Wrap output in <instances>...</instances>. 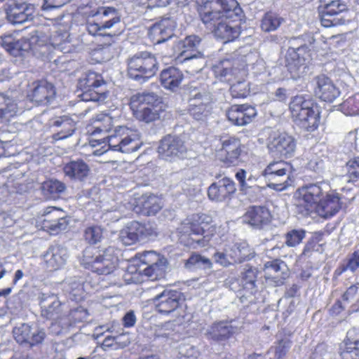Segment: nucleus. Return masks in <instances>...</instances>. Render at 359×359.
I'll return each instance as SVG.
<instances>
[{
    "instance_id": "bf43d9fd",
    "label": "nucleus",
    "mask_w": 359,
    "mask_h": 359,
    "mask_svg": "<svg viewBox=\"0 0 359 359\" xmlns=\"http://www.w3.org/2000/svg\"><path fill=\"white\" fill-rule=\"evenodd\" d=\"M189 111L190 115L197 121H204L211 114V111L203 105L189 102Z\"/></svg>"
},
{
    "instance_id": "4468645a",
    "label": "nucleus",
    "mask_w": 359,
    "mask_h": 359,
    "mask_svg": "<svg viewBox=\"0 0 359 359\" xmlns=\"http://www.w3.org/2000/svg\"><path fill=\"white\" fill-rule=\"evenodd\" d=\"M34 13V6L26 0H12L6 11L8 21L13 25L32 20Z\"/></svg>"
},
{
    "instance_id": "9b49d317",
    "label": "nucleus",
    "mask_w": 359,
    "mask_h": 359,
    "mask_svg": "<svg viewBox=\"0 0 359 359\" xmlns=\"http://www.w3.org/2000/svg\"><path fill=\"white\" fill-rule=\"evenodd\" d=\"M267 147L273 156L288 158L294 153L296 142L287 133L274 132L269 137Z\"/></svg>"
},
{
    "instance_id": "dca6fc26",
    "label": "nucleus",
    "mask_w": 359,
    "mask_h": 359,
    "mask_svg": "<svg viewBox=\"0 0 359 359\" xmlns=\"http://www.w3.org/2000/svg\"><path fill=\"white\" fill-rule=\"evenodd\" d=\"M236 191L234 182L229 177H223L210 184L208 196L212 201L225 202L231 199Z\"/></svg>"
},
{
    "instance_id": "0eeeda50",
    "label": "nucleus",
    "mask_w": 359,
    "mask_h": 359,
    "mask_svg": "<svg viewBox=\"0 0 359 359\" xmlns=\"http://www.w3.org/2000/svg\"><path fill=\"white\" fill-rule=\"evenodd\" d=\"M236 6V0H210L204 2L198 12L202 22L212 30L223 19V13L235 9Z\"/></svg>"
},
{
    "instance_id": "de8ad7c7",
    "label": "nucleus",
    "mask_w": 359,
    "mask_h": 359,
    "mask_svg": "<svg viewBox=\"0 0 359 359\" xmlns=\"http://www.w3.org/2000/svg\"><path fill=\"white\" fill-rule=\"evenodd\" d=\"M258 270L252 266H247L241 273L240 282L244 289L253 293L256 290Z\"/></svg>"
},
{
    "instance_id": "37998d69",
    "label": "nucleus",
    "mask_w": 359,
    "mask_h": 359,
    "mask_svg": "<svg viewBox=\"0 0 359 359\" xmlns=\"http://www.w3.org/2000/svg\"><path fill=\"white\" fill-rule=\"evenodd\" d=\"M140 241L154 239L158 235L157 224L154 222L142 223L135 221Z\"/></svg>"
},
{
    "instance_id": "423d86ee",
    "label": "nucleus",
    "mask_w": 359,
    "mask_h": 359,
    "mask_svg": "<svg viewBox=\"0 0 359 359\" xmlns=\"http://www.w3.org/2000/svg\"><path fill=\"white\" fill-rule=\"evenodd\" d=\"M107 138L109 149L122 153L135 152L142 145L139 133L126 126L116 127Z\"/></svg>"
},
{
    "instance_id": "3c124183",
    "label": "nucleus",
    "mask_w": 359,
    "mask_h": 359,
    "mask_svg": "<svg viewBox=\"0 0 359 359\" xmlns=\"http://www.w3.org/2000/svg\"><path fill=\"white\" fill-rule=\"evenodd\" d=\"M213 72L221 81H231L234 70L231 69V62L229 60L221 61L213 67Z\"/></svg>"
},
{
    "instance_id": "13d9d810",
    "label": "nucleus",
    "mask_w": 359,
    "mask_h": 359,
    "mask_svg": "<svg viewBox=\"0 0 359 359\" xmlns=\"http://www.w3.org/2000/svg\"><path fill=\"white\" fill-rule=\"evenodd\" d=\"M42 190L50 195L60 194L65 191L66 186L57 180H50L42 184Z\"/></svg>"
},
{
    "instance_id": "2eb2a0df",
    "label": "nucleus",
    "mask_w": 359,
    "mask_h": 359,
    "mask_svg": "<svg viewBox=\"0 0 359 359\" xmlns=\"http://www.w3.org/2000/svg\"><path fill=\"white\" fill-rule=\"evenodd\" d=\"M219 149L222 161L227 165H238L241 154V142L237 137L232 136H222Z\"/></svg>"
},
{
    "instance_id": "58836bf2",
    "label": "nucleus",
    "mask_w": 359,
    "mask_h": 359,
    "mask_svg": "<svg viewBox=\"0 0 359 359\" xmlns=\"http://www.w3.org/2000/svg\"><path fill=\"white\" fill-rule=\"evenodd\" d=\"M65 290L69 294V297L76 302L84 297L85 285L82 278H70L64 283Z\"/></svg>"
},
{
    "instance_id": "f8f14e48",
    "label": "nucleus",
    "mask_w": 359,
    "mask_h": 359,
    "mask_svg": "<svg viewBox=\"0 0 359 359\" xmlns=\"http://www.w3.org/2000/svg\"><path fill=\"white\" fill-rule=\"evenodd\" d=\"M140 262L147 266L144 274L151 280L164 277L167 268V260L154 251L144 252L140 255Z\"/></svg>"
},
{
    "instance_id": "4be33fe9",
    "label": "nucleus",
    "mask_w": 359,
    "mask_h": 359,
    "mask_svg": "<svg viewBox=\"0 0 359 359\" xmlns=\"http://www.w3.org/2000/svg\"><path fill=\"white\" fill-rule=\"evenodd\" d=\"M226 116L232 124L243 126L252 121L257 116V110L248 104H234L228 110Z\"/></svg>"
},
{
    "instance_id": "4c0bfd02",
    "label": "nucleus",
    "mask_w": 359,
    "mask_h": 359,
    "mask_svg": "<svg viewBox=\"0 0 359 359\" xmlns=\"http://www.w3.org/2000/svg\"><path fill=\"white\" fill-rule=\"evenodd\" d=\"M231 253L230 257L234 263H241L254 257L255 252L248 243L241 241L234 243L232 246L228 247Z\"/></svg>"
},
{
    "instance_id": "864d4df0",
    "label": "nucleus",
    "mask_w": 359,
    "mask_h": 359,
    "mask_svg": "<svg viewBox=\"0 0 359 359\" xmlns=\"http://www.w3.org/2000/svg\"><path fill=\"white\" fill-rule=\"evenodd\" d=\"M282 19L274 13H266L262 20L261 27L264 32H273L280 27Z\"/></svg>"
},
{
    "instance_id": "bb28decb",
    "label": "nucleus",
    "mask_w": 359,
    "mask_h": 359,
    "mask_svg": "<svg viewBox=\"0 0 359 359\" xmlns=\"http://www.w3.org/2000/svg\"><path fill=\"white\" fill-rule=\"evenodd\" d=\"M56 92L54 86L47 81L34 82L31 93V100L38 104H48L55 98Z\"/></svg>"
},
{
    "instance_id": "f257e3e1",
    "label": "nucleus",
    "mask_w": 359,
    "mask_h": 359,
    "mask_svg": "<svg viewBox=\"0 0 359 359\" xmlns=\"http://www.w3.org/2000/svg\"><path fill=\"white\" fill-rule=\"evenodd\" d=\"M69 36L68 32L55 31L50 36L37 32L29 39V48L36 57L49 60L55 50L71 53Z\"/></svg>"
},
{
    "instance_id": "4d7b16f0",
    "label": "nucleus",
    "mask_w": 359,
    "mask_h": 359,
    "mask_svg": "<svg viewBox=\"0 0 359 359\" xmlns=\"http://www.w3.org/2000/svg\"><path fill=\"white\" fill-rule=\"evenodd\" d=\"M123 328L117 322H111L105 325H100L95 329V334L96 338L103 336L104 333H109V335H116Z\"/></svg>"
},
{
    "instance_id": "1a4fd4ad",
    "label": "nucleus",
    "mask_w": 359,
    "mask_h": 359,
    "mask_svg": "<svg viewBox=\"0 0 359 359\" xmlns=\"http://www.w3.org/2000/svg\"><path fill=\"white\" fill-rule=\"evenodd\" d=\"M309 44L304 43L297 48H289L285 55V66L293 77L299 76L304 72L306 68V61L309 59L310 55L306 52L309 46L317 49L316 43L318 41H323L322 39H316L312 36H306Z\"/></svg>"
},
{
    "instance_id": "39448f33",
    "label": "nucleus",
    "mask_w": 359,
    "mask_h": 359,
    "mask_svg": "<svg viewBox=\"0 0 359 359\" xmlns=\"http://www.w3.org/2000/svg\"><path fill=\"white\" fill-rule=\"evenodd\" d=\"M157 65L153 55L148 52H141L128 60V75L133 80L144 83L156 74Z\"/></svg>"
},
{
    "instance_id": "79ce46f5",
    "label": "nucleus",
    "mask_w": 359,
    "mask_h": 359,
    "mask_svg": "<svg viewBox=\"0 0 359 359\" xmlns=\"http://www.w3.org/2000/svg\"><path fill=\"white\" fill-rule=\"evenodd\" d=\"M161 104L159 97L154 93L143 92L133 95L130 98V107H152Z\"/></svg>"
},
{
    "instance_id": "393cba45",
    "label": "nucleus",
    "mask_w": 359,
    "mask_h": 359,
    "mask_svg": "<svg viewBox=\"0 0 359 359\" xmlns=\"http://www.w3.org/2000/svg\"><path fill=\"white\" fill-rule=\"evenodd\" d=\"M89 17L97 18V20L102 25V27L109 30L121 22V14L119 11L112 6H100L96 11H91Z\"/></svg>"
},
{
    "instance_id": "e2e57ef3",
    "label": "nucleus",
    "mask_w": 359,
    "mask_h": 359,
    "mask_svg": "<svg viewBox=\"0 0 359 359\" xmlns=\"http://www.w3.org/2000/svg\"><path fill=\"white\" fill-rule=\"evenodd\" d=\"M342 108L350 116L359 115V93L348 98L342 104Z\"/></svg>"
},
{
    "instance_id": "a211bd4d",
    "label": "nucleus",
    "mask_w": 359,
    "mask_h": 359,
    "mask_svg": "<svg viewBox=\"0 0 359 359\" xmlns=\"http://www.w3.org/2000/svg\"><path fill=\"white\" fill-rule=\"evenodd\" d=\"M15 339L19 344H27L34 346L41 343L46 333L43 330L33 329L29 324L22 323L13 330Z\"/></svg>"
},
{
    "instance_id": "6e6552de",
    "label": "nucleus",
    "mask_w": 359,
    "mask_h": 359,
    "mask_svg": "<svg viewBox=\"0 0 359 359\" xmlns=\"http://www.w3.org/2000/svg\"><path fill=\"white\" fill-rule=\"evenodd\" d=\"M104 84L101 74L95 72H88L79 79L77 86L82 92L79 96L84 102H103L107 98V93L105 90L98 88Z\"/></svg>"
},
{
    "instance_id": "7c9ffc66",
    "label": "nucleus",
    "mask_w": 359,
    "mask_h": 359,
    "mask_svg": "<svg viewBox=\"0 0 359 359\" xmlns=\"http://www.w3.org/2000/svg\"><path fill=\"white\" fill-rule=\"evenodd\" d=\"M41 309V316L47 319H56L62 309L61 302L53 294L41 293L39 297Z\"/></svg>"
},
{
    "instance_id": "2f4dec72",
    "label": "nucleus",
    "mask_w": 359,
    "mask_h": 359,
    "mask_svg": "<svg viewBox=\"0 0 359 359\" xmlns=\"http://www.w3.org/2000/svg\"><path fill=\"white\" fill-rule=\"evenodd\" d=\"M341 208V203L338 194H327L321 199L314 212L324 218L334 215Z\"/></svg>"
},
{
    "instance_id": "603ef678",
    "label": "nucleus",
    "mask_w": 359,
    "mask_h": 359,
    "mask_svg": "<svg viewBox=\"0 0 359 359\" xmlns=\"http://www.w3.org/2000/svg\"><path fill=\"white\" fill-rule=\"evenodd\" d=\"M185 266L189 269H207L212 267V262L208 258L198 254H194L187 260Z\"/></svg>"
},
{
    "instance_id": "473e14b6",
    "label": "nucleus",
    "mask_w": 359,
    "mask_h": 359,
    "mask_svg": "<svg viewBox=\"0 0 359 359\" xmlns=\"http://www.w3.org/2000/svg\"><path fill=\"white\" fill-rule=\"evenodd\" d=\"M215 36L224 41V43L232 41L241 34V28L238 25L232 24L226 20H221L212 29Z\"/></svg>"
},
{
    "instance_id": "7ed1b4c3",
    "label": "nucleus",
    "mask_w": 359,
    "mask_h": 359,
    "mask_svg": "<svg viewBox=\"0 0 359 359\" xmlns=\"http://www.w3.org/2000/svg\"><path fill=\"white\" fill-rule=\"evenodd\" d=\"M81 262L86 268L98 274H110L118 264L116 250L111 246L101 250L88 247L83 252Z\"/></svg>"
},
{
    "instance_id": "c85d7f7f",
    "label": "nucleus",
    "mask_w": 359,
    "mask_h": 359,
    "mask_svg": "<svg viewBox=\"0 0 359 359\" xmlns=\"http://www.w3.org/2000/svg\"><path fill=\"white\" fill-rule=\"evenodd\" d=\"M201 39L196 35L187 36L178 45L179 57L182 61H186L194 58H203V54L198 50Z\"/></svg>"
},
{
    "instance_id": "0e129e2a",
    "label": "nucleus",
    "mask_w": 359,
    "mask_h": 359,
    "mask_svg": "<svg viewBox=\"0 0 359 359\" xmlns=\"http://www.w3.org/2000/svg\"><path fill=\"white\" fill-rule=\"evenodd\" d=\"M236 178L239 182L241 190L251 188L253 186L254 182L256 181V178L252 175H250L247 177V173L243 169H240L236 173Z\"/></svg>"
},
{
    "instance_id": "5fc2aeb1",
    "label": "nucleus",
    "mask_w": 359,
    "mask_h": 359,
    "mask_svg": "<svg viewBox=\"0 0 359 359\" xmlns=\"http://www.w3.org/2000/svg\"><path fill=\"white\" fill-rule=\"evenodd\" d=\"M102 236L103 229L100 226H89L83 233L85 240L90 244H96L101 241Z\"/></svg>"
},
{
    "instance_id": "69168bd1",
    "label": "nucleus",
    "mask_w": 359,
    "mask_h": 359,
    "mask_svg": "<svg viewBox=\"0 0 359 359\" xmlns=\"http://www.w3.org/2000/svg\"><path fill=\"white\" fill-rule=\"evenodd\" d=\"M341 356L344 359H359V340L347 344L341 353Z\"/></svg>"
},
{
    "instance_id": "6ab92c4d",
    "label": "nucleus",
    "mask_w": 359,
    "mask_h": 359,
    "mask_svg": "<svg viewBox=\"0 0 359 359\" xmlns=\"http://www.w3.org/2000/svg\"><path fill=\"white\" fill-rule=\"evenodd\" d=\"M68 221L63 212L55 208H49L45 211L42 220V228L50 234H57L65 230Z\"/></svg>"
},
{
    "instance_id": "f704fd0d",
    "label": "nucleus",
    "mask_w": 359,
    "mask_h": 359,
    "mask_svg": "<svg viewBox=\"0 0 359 359\" xmlns=\"http://www.w3.org/2000/svg\"><path fill=\"white\" fill-rule=\"evenodd\" d=\"M184 79L182 71L174 67L163 69L160 74L161 85L166 89L175 91L181 85Z\"/></svg>"
},
{
    "instance_id": "ea45409f",
    "label": "nucleus",
    "mask_w": 359,
    "mask_h": 359,
    "mask_svg": "<svg viewBox=\"0 0 359 359\" xmlns=\"http://www.w3.org/2000/svg\"><path fill=\"white\" fill-rule=\"evenodd\" d=\"M130 109L137 119L150 123L159 118L161 106L130 107Z\"/></svg>"
},
{
    "instance_id": "a18cd8bd",
    "label": "nucleus",
    "mask_w": 359,
    "mask_h": 359,
    "mask_svg": "<svg viewBox=\"0 0 359 359\" xmlns=\"http://www.w3.org/2000/svg\"><path fill=\"white\" fill-rule=\"evenodd\" d=\"M319 8L321 13L335 16L346 11L347 6L343 0H320Z\"/></svg>"
},
{
    "instance_id": "cd10ccee",
    "label": "nucleus",
    "mask_w": 359,
    "mask_h": 359,
    "mask_svg": "<svg viewBox=\"0 0 359 359\" xmlns=\"http://www.w3.org/2000/svg\"><path fill=\"white\" fill-rule=\"evenodd\" d=\"M175 22L173 20L167 18L155 23L149 31L150 39L154 43H161L170 39L174 34Z\"/></svg>"
},
{
    "instance_id": "09e8293b",
    "label": "nucleus",
    "mask_w": 359,
    "mask_h": 359,
    "mask_svg": "<svg viewBox=\"0 0 359 359\" xmlns=\"http://www.w3.org/2000/svg\"><path fill=\"white\" fill-rule=\"evenodd\" d=\"M18 111L16 104L0 93V121H9Z\"/></svg>"
},
{
    "instance_id": "e433bc0d",
    "label": "nucleus",
    "mask_w": 359,
    "mask_h": 359,
    "mask_svg": "<svg viewBox=\"0 0 359 359\" xmlns=\"http://www.w3.org/2000/svg\"><path fill=\"white\" fill-rule=\"evenodd\" d=\"M142 212L147 216L155 215L163 206L162 201L154 194H144L138 201Z\"/></svg>"
},
{
    "instance_id": "c756f323",
    "label": "nucleus",
    "mask_w": 359,
    "mask_h": 359,
    "mask_svg": "<svg viewBox=\"0 0 359 359\" xmlns=\"http://www.w3.org/2000/svg\"><path fill=\"white\" fill-rule=\"evenodd\" d=\"M50 126L55 129L53 139L61 140L73 135L76 130L75 121L67 116L56 117L50 121Z\"/></svg>"
},
{
    "instance_id": "f3484780",
    "label": "nucleus",
    "mask_w": 359,
    "mask_h": 359,
    "mask_svg": "<svg viewBox=\"0 0 359 359\" xmlns=\"http://www.w3.org/2000/svg\"><path fill=\"white\" fill-rule=\"evenodd\" d=\"M264 271L266 280L275 287L283 285L289 276L287 266L280 259L266 262Z\"/></svg>"
},
{
    "instance_id": "8fccbe9b",
    "label": "nucleus",
    "mask_w": 359,
    "mask_h": 359,
    "mask_svg": "<svg viewBox=\"0 0 359 359\" xmlns=\"http://www.w3.org/2000/svg\"><path fill=\"white\" fill-rule=\"evenodd\" d=\"M290 171H292V167L287 162L284 161H273L269 163L262 171V175L265 178H268L270 175H277L281 173L285 174V172Z\"/></svg>"
},
{
    "instance_id": "a19ab883",
    "label": "nucleus",
    "mask_w": 359,
    "mask_h": 359,
    "mask_svg": "<svg viewBox=\"0 0 359 359\" xmlns=\"http://www.w3.org/2000/svg\"><path fill=\"white\" fill-rule=\"evenodd\" d=\"M265 179L268 182L267 186L269 188L278 191L285 190L292 186L294 182L292 171L287 172L285 174L270 175Z\"/></svg>"
},
{
    "instance_id": "49530a36",
    "label": "nucleus",
    "mask_w": 359,
    "mask_h": 359,
    "mask_svg": "<svg viewBox=\"0 0 359 359\" xmlns=\"http://www.w3.org/2000/svg\"><path fill=\"white\" fill-rule=\"evenodd\" d=\"M118 239L125 245H132L140 241L135 221L128 222L120 231Z\"/></svg>"
},
{
    "instance_id": "72a5a7b5",
    "label": "nucleus",
    "mask_w": 359,
    "mask_h": 359,
    "mask_svg": "<svg viewBox=\"0 0 359 359\" xmlns=\"http://www.w3.org/2000/svg\"><path fill=\"white\" fill-rule=\"evenodd\" d=\"M66 177L72 180L83 181L90 172V168L83 160L71 161L63 166Z\"/></svg>"
},
{
    "instance_id": "6e6d98bb",
    "label": "nucleus",
    "mask_w": 359,
    "mask_h": 359,
    "mask_svg": "<svg viewBox=\"0 0 359 359\" xmlns=\"http://www.w3.org/2000/svg\"><path fill=\"white\" fill-rule=\"evenodd\" d=\"M347 181L354 182L359 180V156L348 160L346 164Z\"/></svg>"
},
{
    "instance_id": "20e7f679",
    "label": "nucleus",
    "mask_w": 359,
    "mask_h": 359,
    "mask_svg": "<svg viewBox=\"0 0 359 359\" xmlns=\"http://www.w3.org/2000/svg\"><path fill=\"white\" fill-rule=\"evenodd\" d=\"M327 187L325 183L318 182L299 187L296 192L297 212L303 216H309L314 212Z\"/></svg>"
},
{
    "instance_id": "c9c22d12",
    "label": "nucleus",
    "mask_w": 359,
    "mask_h": 359,
    "mask_svg": "<svg viewBox=\"0 0 359 359\" xmlns=\"http://www.w3.org/2000/svg\"><path fill=\"white\" fill-rule=\"evenodd\" d=\"M215 98L205 86H191L189 102L203 105L212 111Z\"/></svg>"
},
{
    "instance_id": "5701e85b",
    "label": "nucleus",
    "mask_w": 359,
    "mask_h": 359,
    "mask_svg": "<svg viewBox=\"0 0 359 359\" xmlns=\"http://www.w3.org/2000/svg\"><path fill=\"white\" fill-rule=\"evenodd\" d=\"M68 258L67 249L60 245H51L43 255L46 268L53 271L59 270L64 267Z\"/></svg>"
},
{
    "instance_id": "f03ea898",
    "label": "nucleus",
    "mask_w": 359,
    "mask_h": 359,
    "mask_svg": "<svg viewBox=\"0 0 359 359\" xmlns=\"http://www.w3.org/2000/svg\"><path fill=\"white\" fill-rule=\"evenodd\" d=\"M290 111L293 121L308 131L316 130L320 121L317 104L303 95L294 97L290 102Z\"/></svg>"
},
{
    "instance_id": "412c9836",
    "label": "nucleus",
    "mask_w": 359,
    "mask_h": 359,
    "mask_svg": "<svg viewBox=\"0 0 359 359\" xmlns=\"http://www.w3.org/2000/svg\"><path fill=\"white\" fill-rule=\"evenodd\" d=\"M233 321H219L209 326L205 333L208 339L215 342H223L230 339L238 331V327L232 325Z\"/></svg>"
},
{
    "instance_id": "774afa93",
    "label": "nucleus",
    "mask_w": 359,
    "mask_h": 359,
    "mask_svg": "<svg viewBox=\"0 0 359 359\" xmlns=\"http://www.w3.org/2000/svg\"><path fill=\"white\" fill-rule=\"evenodd\" d=\"M291 341L288 339H280L278 341L277 344L272 347L271 349H274L275 357L276 359H282L291 346Z\"/></svg>"
},
{
    "instance_id": "ddd939ff",
    "label": "nucleus",
    "mask_w": 359,
    "mask_h": 359,
    "mask_svg": "<svg viewBox=\"0 0 359 359\" xmlns=\"http://www.w3.org/2000/svg\"><path fill=\"white\" fill-rule=\"evenodd\" d=\"M187 152L184 141L178 137L168 135L163 137L158 147L160 158L168 161L182 157Z\"/></svg>"
},
{
    "instance_id": "a878e982",
    "label": "nucleus",
    "mask_w": 359,
    "mask_h": 359,
    "mask_svg": "<svg viewBox=\"0 0 359 359\" xmlns=\"http://www.w3.org/2000/svg\"><path fill=\"white\" fill-rule=\"evenodd\" d=\"M316 95L323 101L332 102L340 95V90L327 76L320 75L316 78Z\"/></svg>"
},
{
    "instance_id": "9d476101",
    "label": "nucleus",
    "mask_w": 359,
    "mask_h": 359,
    "mask_svg": "<svg viewBox=\"0 0 359 359\" xmlns=\"http://www.w3.org/2000/svg\"><path fill=\"white\" fill-rule=\"evenodd\" d=\"M212 221V217L204 213L194 214L188 217L177 228L181 242H184L187 245H191L194 242L198 243L199 239L188 238L186 242V238L192 235L202 236L205 232V226L210 224Z\"/></svg>"
},
{
    "instance_id": "c03bdc74",
    "label": "nucleus",
    "mask_w": 359,
    "mask_h": 359,
    "mask_svg": "<svg viewBox=\"0 0 359 359\" xmlns=\"http://www.w3.org/2000/svg\"><path fill=\"white\" fill-rule=\"evenodd\" d=\"M112 118L107 114H97L93 121L91 135L95 136L101 133H107L111 129Z\"/></svg>"
},
{
    "instance_id": "aec40b11",
    "label": "nucleus",
    "mask_w": 359,
    "mask_h": 359,
    "mask_svg": "<svg viewBox=\"0 0 359 359\" xmlns=\"http://www.w3.org/2000/svg\"><path fill=\"white\" fill-rule=\"evenodd\" d=\"M180 297L181 294L178 291L165 290L156 295L153 301L158 313L169 314L179 307Z\"/></svg>"
},
{
    "instance_id": "b1692460",
    "label": "nucleus",
    "mask_w": 359,
    "mask_h": 359,
    "mask_svg": "<svg viewBox=\"0 0 359 359\" xmlns=\"http://www.w3.org/2000/svg\"><path fill=\"white\" fill-rule=\"evenodd\" d=\"M243 222L255 229H264L271 220V215L264 206H252L243 217Z\"/></svg>"
},
{
    "instance_id": "680f3d73",
    "label": "nucleus",
    "mask_w": 359,
    "mask_h": 359,
    "mask_svg": "<svg viewBox=\"0 0 359 359\" xmlns=\"http://www.w3.org/2000/svg\"><path fill=\"white\" fill-rule=\"evenodd\" d=\"M305 231L303 229H292L285 234V244L289 247H295L299 245L305 237Z\"/></svg>"
},
{
    "instance_id": "052dcab7",
    "label": "nucleus",
    "mask_w": 359,
    "mask_h": 359,
    "mask_svg": "<svg viewBox=\"0 0 359 359\" xmlns=\"http://www.w3.org/2000/svg\"><path fill=\"white\" fill-rule=\"evenodd\" d=\"M198 348L191 344H183L179 348V356L177 359H200Z\"/></svg>"
},
{
    "instance_id": "338daca9",
    "label": "nucleus",
    "mask_w": 359,
    "mask_h": 359,
    "mask_svg": "<svg viewBox=\"0 0 359 359\" xmlns=\"http://www.w3.org/2000/svg\"><path fill=\"white\" fill-rule=\"evenodd\" d=\"M231 93L234 97H245L249 95L248 83L245 81H238L231 86Z\"/></svg>"
}]
</instances>
